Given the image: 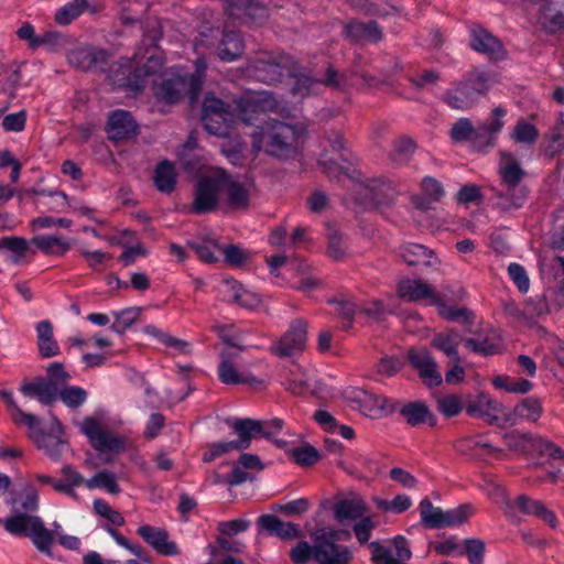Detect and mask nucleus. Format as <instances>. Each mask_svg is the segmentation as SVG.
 I'll return each instance as SVG.
<instances>
[{
    "label": "nucleus",
    "mask_w": 564,
    "mask_h": 564,
    "mask_svg": "<svg viewBox=\"0 0 564 564\" xmlns=\"http://www.w3.org/2000/svg\"><path fill=\"white\" fill-rule=\"evenodd\" d=\"M400 413L406 419L408 424L414 426L426 421L430 410L423 402H409L402 406Z\"/></svg>",
    "instance_id": "45"
},
{
    "label": "nucleus",
    "mask_w": 564,
    "mask_h": 564,
    "mask_svg": "<svg viewBox=\"0 0 564 564\" xmlns=\"http://www.w3.org/2000/svg\"><path fill=\"white\" fill-rule=\"evenodd\" d=\"M258 525L283 540H294L303 536L302 530L293 522H283L274 514H262L258 518Z\"/></svg>",
    "instance_id": "25"
},
{
    "label": "nucleus",
    "mask_w": 564,
    "mask_h": 564,
    "mask_svg": "<svg viewBox=\"0 0 564 564\" xmlns=\"http://www.w3.org/2000/svg\"><path fill=\"white\" fill-rule=\"evenodd\" d=\"M226 10L230 17L247 15L252 22H262L268 18V10L258 0H226Z\"/></svg>",
    "instance_id": "28"
},
{
    "label": "nucleus",
    "mask_w": 564,
    "mask_h": 564,
    "mask_svg": "<svg viewBox=\"0 0 564 564\" xmlns=\"http://www.w3.org/2000/svg\"><path fill=\"white\" fill-rule=\"evenodd\" d=\"M138 124L130 112L126 110H115L110 113L107 122L108 139L119 143L128 141L138 134Z\"/></svg>",
    "instance_id": "16"
},
{
    "label": "nucleus",
    "mask_w": 564,
    "mask_h": 564,
    "mask_svg": "<svg viewBox=\"0 0 564 564\" xmlns=\"http://www.w3.org/2000/svg\"><path fill=\"white\" fill-rule=\"evenodd\" d=\"M12 421L17 425L24 424L29 429L28 436L33 441L36 432H42L41 420L32 413L24 412L21 408H17V412L11 413Z\"/></svg>",
    "instance_id": "55"
},
{
    "label": "nucleus",
    "mask_w": 564,
    "mask_h": 564,
    "mask_svg": "<svg viewBox=\"0 0 564 564\" xmlns=\"http://www.w3.org/2000/svg\"><path fill=\"white\" fill-rule=\"evenodd\" d=\"M400 297L409 301L431 300L434 305H441V299L434 293L432 286L421 279H405L398 284Z\"/></svg>",
    "instance_id": "22"
},
{
    "label": "nucleus",
    "mask_w": 564,
    "mask_h": 564,
    "mask_svg": "<svg viewBox=\"0 0 564 564\" xmlns=\"http://www.w3.org/2000/svg\"><path fill=\"white\" fill-rule=\"evenodd\" d=\"M540 2L539 22L549 33L564 28V0H531Z\"/></svg>",
    "instance_id": "19"
},
{
    "label": "nucleus",
    "mask_w": 564,
    "mask_h": 564,
    "mask_svg": "<svg viewBox=\"0 0 564 564\" xmlns=\"http://www.w3.org/2000/svg\"><path fill=\"white\" fill-rule=\"evenodd\" d=\"M108 59L109 54L106 50L94 46L76 47L67 54L69 65L84 72L94 68L105 70L104 66L107 65Z\"/></svg>",
    "instance_id": "15"
},
{
    "label": "nucleus",
    "mask_w": 564,
    "mask_h": 564,
    "mask_svg": "<svg viewBox=\"0 0 564 564\" xmlns=\"http://www.w3.org/2000/svg\"><path fill=\"white\" fill-rule=\"evenodd\" d=\"M242 544L237 541H229L225 535H219L215 544L209 545V551L213 557H218L228 553H240L242 551Z\"/></svg>",
    "instance_id": "64"
},
{
    "label": "nucleus",
    "mask_w": 564,
    "mask_h": 564,
    "mask_svg": "<svg viewBox=\"0 0 564 564\" xmlns=\"http://www.w3.org/2000/svg\"><path fill=\"white\" fill-rule=\"evenodd\" d=\"M345 36L354 43L367 41L378 43L382 40L383 33L376 21L361 22L350 20L344 26Z\"/></svg>",
    "instance_id": "24"
},
{
    "label": "nucleus",
    "mask_w": 564,
    "mask_h": 564,
    "mask_svg": "<svg viewBox=\"0 0 564 564\" xmlns=\"http://www.w3.org/2000/svg\"><path fill=\"white\" fill-rule=\"evenodd\" d=\"M63 434V426L59 422V420L52 415V426L48 432L42 431L36 432V434L33 435V442L40 449H44L46 454L57 459L61 456V446L65 444V442L61 438V435Z\"/></svg>",
    "instance_id": "20"
},
{
    "label": "nucleus",
    "mask_w": 564,
    "mask_h": 564,
    "mask_svg": "<svg viewBox=\"0 0 564 564\" xmlns=\"http://www.w3.org/2000/svg\"><path fill=\"white\" fill-rule=\"evenodd\" d=\"M227 424L238 435V440L229 442H218L207 445V451L203 454V462L210 463L218 456L231 451H243L250 447L252 438L258 434L270 438V432L263 429V423L253 419L227 420Z\"/></svg>",
    "instance_id": "5"
},
{
    "label": "nucleus",
    "mask_w": 564,
    "mask_h": 564,
    "mask_svg": "<svg viewBox=\"0 0 564 564\" xmlns=\"http://www.w3.org/2000/svg\"><path fill=\"white\" fill-rule=\"evenodd\" d=\"M286 76L294 79L291 87V94L300 98L308 96L315 85L323 83V80H315L311 76L304 74L296 61L294 74H286Z\"/></svg>",
    "instance_id": "38"
},
{
    "label": "nucleus",
    "mask_w": 564,
    "mask_h": 564,
    "mask_svg": "<svg viewBox=\"0 0 564 564\" xmlns=\"http://www.w3.org/2000/svg\"><path fill=\"white\" fill-rule=\"evenodd\" d=\"M177 174L174 164L167 160L160 162L153 175L154 185L161 193L171 194L176 185Z\"/></svg>",
    "instance_id": "35"
},
{
    "label": "nucleus",
    "mask_w": 564,
    "mask_h": 564,
    "mask_svg": "<svg viewBox=\"0 0 564 564\" xmlns=\"http://www.w3.org/2000/svg\"><path fill=\"white\" fill-rule=\"evenodd\" d=\"M188 247L206 263H216L218 261V258L214 254L213 248L221 249V246H219L216 240H207L204 243L188 242Z\"/></svg>",
    "instance_id": "62"
},
{
    "label": "nucleus",
    "mask_w": 564,
    "mask_h": 564,
    "mask_svg": "<svg viewBox=\"0 0 564 564\" xmlns=\"http://www.w3.org/2000/svg\"><path fill=\"white\" fill-rule=\"evenodd\" d=\"M140 313V307H129L122 310L121 312L115 313V322L111 325V329L118 334H123L137 322Z\"/></svg>",
    "instance_id": "51"
},
{
    "label": "nucleus",
    "mask_w": 564,
    "mask_h": 564,
    "mask_svg": "<svg viewBox=\"0 0 564 564\" xmlns=\"http://www.w3.org/2000/svg\"><path fill=\"white\" fill-rule=\"evenodd\" d=\"M138 534L162 555H176L178 553L176 544L169 541V534L163 529L145 524L138 529Z\"/></svg>",
    "instance_id": "27"
},
{
    "label": "nucleus",
    "mask_w": 564,
    "mask_h": 564,
    "mask_svg": "<svg viewBox=\"0 0 564 564\" xmlns=\"http://www.w3.org/2000/svg\"><path fill=\"white\" fill-rule=\"evenodd\" d=\"M473 512L474 509L468 503L462 505L448 511H443L442 528L460 525L469 519Z\"/></svg>",
    "instance_id": "50"
},
{
    "label": "nucleus",
    "mask_w": 564,
    "mask_h": 564,
    "mask_svg": "<svg viewBox=\"0 0 564 564\" xmlns=\"http://www.w3.org/2000/svg\"><path fill=\"white\" fill-rule=\"evenodd\" d=\"M440 306H442L440 311L441 316L447 321L455 322L462 319L466 325L474 323V313L466 307L445 306L442 302Z\"/></svg>",
    "instance_id": "59"
},
{
    "label": "nucleus",
    "mask_w": 564,
    "mask_h": 564,
    "mask_svg": "<svg viewBox=\"0 0 564 564\" xmlns=\"http://www.w3.org/2000/svg\"><path fill=\"white\" fill-rule=\"evenodd\" d=\"M492 191L495 192V195L497 198V202L495 205L499 209L505 210V212L510 210L511 208L521 207L523 204V200L525 198L524 188H520L519 194H517L516 191H509V188H507L506 192L496 191V189H492Z\"/></svg>",
    "instance_id": "43"
},
{
    "label": "nucleus",
    "mask_w": 564,
    "mask_h": 564,
    "mask_svg": "<svg viewBox=\"0 0 564 564\" xmlns=\"http://www.w3.org/2000/svg\"><path fill=\"white\" fill-rule=\"evenodd\" d=\"M306 341L307 323L303 319H295L271 350L279 357H294L305 350Z\"/></svg>",
    "instance_id": "13"
},
{
    "label": "nucleus",
    "mask_w": 564,
    "mask_h": 564,
    "mask_svg": "<svg viewBox=\"0 0 564 564\" xmlns=\"http://www.w3.org/2000/svg\"><path fill=\"white\" fill-rule=\"evenodd\" d=\"M61 399L69 408H78L86 398L87 392L79 387H66L62 390L57 388V399Z\"/></svg>",
    "instance_id": "56"
},
{
    "label": "nucleus",
    "mask_w": 564,
    "mask_h": 564,
    "mask_svg": "<svg viewBox=\"0 0 564 564\" xmlns=\"http://www.w3.org/2000/svg\"><path fill=\"white\" fill-rule=\"evenodd\" d=\"M360 406L369 414L382 413L387 410L388 400L382 395L362 391L359 398Z\"/></svg>",
    "instance_id": "54"
},
{
    "label": "nucleus",
    "mask_w": 564,
    "mask_h": 564,
    "mask_svg": "<svg viewBox=\"0 0 564 564\" xmlns=\"http://www.w3.org/2000/svg\"><path fill=\"white\" fill-rule=\"evenodd\" d=\"M294 462L300 466H312L319 459V453L311 445L295 447L292 451Z\"/></svg>",
    "instance_id": "61"
},
{
    "label": "nucleus",
    "mask_w": 564,
    "mask_h": 564,
    "mask_svg": "<svg viewBox=\"0 0 564 564\" xmlns=\"http://www.w3.org/2000/svg\"><path fill=\"white\" fill-rule=\"evenodd\" d=\"M512 505L527 516H533L547 523L552 529L556 528L557 519L552 510L544 502L534 500L527 495L518 496Z\"/></svg>",
    "instance_id": "26"
},
{
    "label": "nucleus",
    "mask_w": 564,
    "mask_h": 564,
    "mask_svg": "<svg viewBox=\"0 0 564 564\" xmlns=\"http://www.w3.org/2000/svg\"><path fill=\"white\" fill-rule=\"evenodd\" d=\"M82 432L89 438L91 446L101 453H120L124 449V440L105 430L94 417H86L80 426Z\"/></svg>",
    "instance_id": "12"
},
{
    "label": "nucleus",
    "mask_w": 564,
    "mask_h": 564,
    "mask_svg": "<svg viewBox=\"0 0 564 564\" xmlns=\"http://www.w3.org/2000/svg\"><path fill=\"white\" fill-rule=\"evenodd\" d=\"M138 68L133 58L120 57L104 72L107 82L113 87L139 93L145 88L147 83Z\"/></svg>",
    "instance_id": "9"
},
{
    "label": "nucleus",
    "mask_w": 564,
    "mask_h": 564,
    "mask_svg": "<svg viewBox=\"0 0 564 564\" xmlns=\"http://www.w3.org/2000/svg\"><path fill=\"white\" fill-rule=\"evenodd\" d=\"M355 193L367 207L388 205L393 200L394 189L380 178H367L356 184Z\"/></svg>",
    "instance_id": "14"
},
{
    "label": "nucleus",
    "mask_w": 564,
    "mask_h": 564,
    "mask_svg": "<svg viewBox=\"0 0 564 564\" xmlns=\"http://www.w3.org/2000/svg\"><path fill=\"white\" fill-rule=\"evenodd\" d=\"M542 411L543 408L539 399L525 398L516 405L511 414L534 423L541 417Z\"/></svg>",
    "instance_id": "41"
},
{
    "label": "nucleus",
    "mask_w": 564,
    "mask_h": 564,
    "mask_svg": "<svg viewBox=\"0 0 564 564\" xmlns=\"http://www.w3.org/2000/svg\"><path fill=\"white\" fill-rule=\"evenodd\" d=\"M502 438L505 440L509 449L527 454L530 452V444L531 441H533V434L522 433L520 431H511L505 433Z\"/></svg>",
    "instance_id": "49"
},
{
    "label": "nucleus",
    "mask_w": 564,
    "mask_h": 564,
    "mask_svg": "<svg viewBox=\"0 0 564 564\" xmlns=\"http://www.w3.org/2000/svg\"><path fill=\"white\" fill-rule=\"evenodd\" d=\"M232 301L241 307L254 308L260 305L261 299L247 290H245L239 283H232Z\"/></svg>",
    "instance_id": "57"
},
{
    "label": "nucleus",
    "mask_w": 564,
    "mask_h": 564,
    "mask_svg": "<svg viewBox=\"0 0 564 564\" xmlns=\"http://www.w3.org/2000/svg\"><path fill=\"white\" fill-rule=\"evenodd\" d=\"M299 129L286 122L270 119L260 127V141L252 143V152L261 150L279 161L294 160L299 154Z\"/></svg>",
    "instance_id": "1"
},
{
    "label": "nucleus",
    "mask_w": 564,
    "mask_h": 564,
    "mask_svg": "<svg viewBox=\"0 0 564 564\" xmlns=\"http://www.w3.org/2000/svg\"><path fill=\"white\" fill-rule=\"evenodd\" d=\"M290 558L294 564H308L312 558L315 561V543L311 545L306 541H300L291 549Z\"/></svg>",
    "instance_id": "58"
},
{
    "label": "nucleus",
    "mask_w": 564,
    "mask_h": 564,
    "mask_svg": "<svg viewBox=\"0 0 564 564\" xmlns=\"http://www.w3.org/2000/svg\"><path fill=\"white\" fill-rule=\"evenodd\" d=\"M505 115L506 111L501 107H496L492 110V122L490 124H481L478 128L474 129L473 138L470 139L474 148H476L479 151H484L485 149L492 148L495 145V135L503 127V121L501 120V118Z\"/></svg>",
    "instance_id": "21"
},
{
    "label": "nucleus",
    "mask_w": 564,
    "mask_h": 564,
    "mask_svg": "<svg viewBox=\"0 0 564 564\" xmlns=\"http://www.w3.org/2000/svg\"><path fill=\"white\" fill-rule=\"evenodd\" d=\"M243 51V40L240 33L236 31H225L216 48L217 56L224 62H232L239 58Z\"/></svg>",
    "instance_id": "32"
},
{
    "label": "nucleus",
    "mask_w": 564,
    "mask_h": 564,
    "mask_svg": "<svg viewBox=\"0 0 564 564\" xmlns=\"http://www.w3.org/2000/svg\"><path fill=\"white\" fill-rule=\"evenodd\" d=\"M443 100L448 107L456 110H467L475 104L469 90L462 88L460 82L455 90H449L444 95Z\"/></svg>",
    "instance_id": "39"
},
{
    "label": "nucleus",
    "mask_w": 564,
    "mask_h": 564,
    "mask_svg": "<svg viewBox=\"0 0 564 564\" xmlns=\"http://www.w3.org/2000/svg\"><path fill=\"white\" fill-rule=\"evenodd\" d=\"M202 121L205 129L210 134L226 137L229 133V123L232 121V112L229 108L213 116L202 117Z\"/></svg>",
    "instance_id": "37"
},
{
    "label": "nucleus",
    "mask_w": 564,
    "mask_h": 564,
    "mask_svg": "<svg viewBox=\"0 0 564 564\" xmlns=\"http://www.w3.org/2000/svg\"><path fill=\"white\" fill-rule=\"evenodd\" d=\"M191 212L197 215L221 210V170L202 175L194 185Z\"/></svg>",
    "instance_id": "7"
},
{
    "label": "nucleus",
    "mask_w": 564,
    "mask_h": 564,
    "mask_svg": "<svg viewBox=\"0 0 564 564\" xmlns=\"http://www.w3.org/2000/svg\"><path fill=\"white\" fill-rule=\"evenodd\" d=\"M142 30V39L132 58L148 83V78L159 73L165 62V53L160 45L163 35L162 22L156 17L149 18L143 23Z\"/></svg>",
    "instance_id": "3"
},
{
    "label": "nucleus",
    "mask_w": 564,
    "mask_h": 564,
    "mask_svg": "<svg viewBox=\"0 0 564 564\" xmlns=\"http://www.w3.org/2000/svg\"><path fill=\"white\" fill-rule=\"evenodd\" d=\"M364 513L365 506L358 499H343L334 506V517L341 524L362 518Z\"/></svg>",
    "instance_id": "36"
},
{
    "label": "nucleus",
    "mask_w": 564,
    "mask_h": 564,
    "mask_svg": "<svg viewBox=\"0 0 564 564\" xmlns=\"http://www.w3.org/2000/svg\"><path fill=\"white\" fill-rule=\"evenodd\" d=\"M400 257L409 265L434 267L440 264V260L433 250L423 245L408 243L400 249Z\"/></svg>",
    "instance_id": "31"
},
{
    "label": "nucleus",
    "mask_w": 564,
    "mask_h": 564,
    "mask_svg": "<svg viewBox=\"0 0 564 564\" xmlns=\"http://www.w3.org/2000/svg\"><path fill=\"white\" fill-rule=\"evenodd\" d=\"M464 337L455 328H449L443 333L436 334L431 345L443 351L452 362H462V358L458 354V344Z\"/></svg>",
    "instance_id": "33"
},
{
    "label": "nucleus",
    "mask_w": 564,
    "mask_h": 564,
    "mask_svg": "<svg viewBox=\"0 0 564 564\" xmlns=\"http://www.w3.org/2000/svg\"><path fill=\"white\" fill-rule=\"evenodd\" d=\"M408 359L411 366L419 371V376L430 387L442 383L441 373L437 371V365L426 348H410Z\"/></svg>",
    "instance_id": "18"
},
{
    "label": "nucleus",
    "mask_w": 564,
    "mask_h": 564,
    "mask_svg": "<svg viewBox=\"0 0 564 564\" xmlns=\"http://www.w3.org/2000/svg\"><path fill=\"white\" fill-rule=\"evenodd\" d=\"M252 182H240L221 170V210L228 214L246 213L251 207Z\"/></svg>",
    "instance_id": "8"
},
{
    "label": "nucleus",
    "mask_w": 564,
    "mask_h": 564,
    "mask_svg": "<svg viewBox=\"0 0 564 564\" xmlns=\"http://www.w3.org/2000/svg\"><path fill=\"white\" fill-rule=\"evenodd\" d=\"M218 376L220 381L225 384H239L250 382L249 379H245L238 373L232 362H228L227 360L219 364Z\"/></svg>",
    "instance_id": "63"
},
{
    "label": "nucleus",
    "mask_w": 564,
    "mask_h": 564,
    "mask_svg": "<svg viewBox=\"0 0 564 564\" xmlns=\"http://www.w3.org/2000/svg\"><path fill=\"white\" fill-rule=\"evenodd\" d=\"M20 391L25 397L36 398L44 405H51L57 400L56 382L43 377H37L33 382H24Z\"/></svg>",
    "instance_id": "29"
},
{
    "label": "nucleus",
    "mask_w": 564,
    "mask_h": 564,
    "mask_svg": "<svg viewBox=\"0 0 564 564\" xmlns=\"http://www.w3.org/2000/svg\"><path fill=\"white\" fill-rule=\"evenodd\" d=\"M3 524L11 534L30 536L40 552L52 555L51 546L54 535L44 527L41 518L28 513H17L7 518Z\"/></svg>",
    "instance_id": "6"
},
{
    "label": "nucleus",
    "mask_w": 564,
    "mask_h": 564,
    "mask_svg": "<svg viewBox=\"0 0 564 564\" xmlns=\"http://www.w3.org/2000/svg\"><path fill=\"white\" fill-rule=\"evenodd\" d=\"M465 346L473 352L482 356H492L498 352V345L494 343L488 336L481 338L467 337L462 339Z\"/></svg>",
    "instance_id": "52"
},
{
    "label": "nucleus",
    "mask_w": 564,
    "mask_h": 564,
    "mask_svg": "<svg viewBox=\"0 0 564 564\" xmlns=\"http://www.w3.org/2000/svg\"><path fill=\"white\" fill-rule=\"evenodd\" d=\"M352 560L351 551L337 543L315 542V562L318 564H349Z\"/></svg>",
    "instance_id": "23"
},
{
    "label": "nucleus",
    "mask_w": 564,
    "mask_h": 564,
    "mask_svg": "<svg viewBox=\"0 0 564 564\" xmlns=\"http://www.w3.org/2000/svg\"><path fill=\"white\" fill-rule=\"evenodd\" d=\"M465 410L469 415L481 417L489 425L503 427L507 423L513 424L511 412L506 406L481 392L475 399L468 398L465 402Z\"/></svg>",
    "instance_id": "10"
},
{
    "label": "nucleus",
    "mask_w": 564,
    "mask_h": 564,
    "mask_svg": "<svg viewBox=\"0 0 564 564\" xmlns=\"http://www.w3.org/2000/svg\"><path fill=\"white\" fill-rule=\"evenodd\" d=\"M420 517L422 524L426 528H442L443 510L438 507H434L427 498H424L420 502Z\"/></svg>",
    "instance_id": "42"
},
{
    "label": "nucleus",
    "mask_w": 564,
    "mask_h": 564,
    "mask_svg": "<svg viewBox=\"0 0 564 564\" xmlns=\"http://www.w3.org/2000/svg\"><path fill=\"white\" fill-rule=\"evenodd\" d=\"M247 70L256 80L274 85L294 74L295 59L284 52L261 51L249 61Z\"/></svg>",
    "instance_id": "4"
},
{
    "label": "nucleus",
    "mask_w": 564,
    "mask_h": 564,
    "mask_svg": "<svg viewBox=\"0 0 564 564\" xmlns=\"http://www.w3.org/2000/svg\"><path fill=\"white\" fill-rule=\"evenodd\" d=\"M474 129L468 118H460L452 126L449 135L455 142L470 141Z\"/></svg>",
    "instance_id": "60"
},
{
    "label": "nucleus",
    "mask_w": 564,
    "mask_h": 564,
    "mask_svg": "<svg viewBox=\"0 0 564 564\" xmlns=\"http://www.w3.org/2000/svg\"><path fill=\"white\" fill-rule=\"evenodd\" d=\"M327 254L335 261H340L346 257L343 247V235L339 229L332 224L326 225Z\"/></svg>",
    "instance_id": "40"
},
{
    "label": "nucleus",
    "mask_w": 564,
    "mask_h": 564,
    "mask_svg": "<svg viewBox=\"0 0 564 564\" xmlns=\"http://www.w3.org/2000/svg\"><path fill=\"white\" fill-rule=\"evenodd\" d=\"M365 64L364 58L357 55L351 62V66L340 74L334 67L329 66L326 69L323 84L334 89H345L347 86L355 85L354 78L359 77L362 79L364 85L371 87L377 84V79L375 76L364 70Z\"/></svg>",
    "instance_id": "11"
},
{
    "label": "nucleus",
    "mask_w": 564,
    "mask_h": 564,
    "mask_svg": "<svg viewBox=\"0 0 564 564\" xmlns=\"http://www.w3.org/2000/svg\"><path fill=\"white\" fill-rule=\"evenodd\" d=\"M196 70L193 74L180 75L173 72H165L160 82H154V96L170 105L177 104L184 96L189 99L193 106L202 91L206 65L202 59L196 62Z\"/></svg>",
    "instance_id": "2"
},
{
    "label": "nucleus",
    "mask_w": 564,
    "mask_h": 564,
    "mask_svg": "<svg viewBox=\"0 0 564 564\" xmlns=\"http://www.w3.org/2000/svg\"><path fill=\"white\" fill-rule=\"evenodd\" d=\"M32 243L51 254H62L69 249V245L56 236H37L32 239Z\"/></svg>",
    "instance_id": "48"
},
{
    "label": "nucleus",
    "mask_w": 564,
    "mask_h": 564,
    "mask_svg": "<svg viewBox=\"0 0 564 564\" xmlns=\"http://www.w3.org/2000/svg\"><path fill=\"white\" fill-rule=\"evenodd\" d=\"M85 485L90 489L104 488L112 495H118L120 492V487L117 484L113 474L108 470H101L95 474L91 478L85 481Z\"/></svg>",
    "instance_id": "46"
},
{
    "label": "nucleus",
    "mask_w": 564,
    "mask_h": 564,
    "mask_svg": "<svg viewBox=\"0 0 564 564\" xmlns=\"http://www.w3.org/2000/svg\"><path fill=\"white\" fill-rule=\"evenodd\" d=\"M88 8L87 0H74L61 8L55 14V21L61 25L69 24Z\"/></svg>",
    "instance_id": "44"
},
{
    "label": "nucleus",
    "mask_w": 564,
    "mask_h": 564,
    "mask_svg": "<svg viewBox=\"0 0 564 564\" xmlns=\"http://www.w3.org/2000/svg\"><path fill=\"white\" fill-rule=\"evenodd\" d=\"M436 408L444 416L453 417L460 413L463 408H465V403H463L458 395L448 394L437 399Z\"/></svg>",
    "instance_id": "53"
},
{
    "label": "nucleus",
    "mask_w": 564,
    "mask_h": 564,
    "mask_svg": "<svg viewBox=\"0 0 564 564\" xmlns=\"http://www.w3.org/2000/svg\"><path fill=\"white\" fill-rule=\"evenodd\" d=\"M469 45L474 51L487 55L490 61H500L506 56L501 42L480 25L471 28Z\"/></svg>",
    "instance_id": "17"
},
{
    "label": "nucleus",
    "mask_w": 564,
    "mask_h": 564,
    "mask_svg": "<svg viewBox=\"0 0 564 564\" xmlns=\"http://www.w3.org/2000/svg\"><path fill=\"white\" fill-rule=\"evenodd\" d=\"M409 83L417 91H423L436 86L441 80V73L436 69H423L422 72L408 77Z\"/></svg>",
    "instance_id": "47"
},
{
    "label": "nucleus",
    "mask_w": 564,
    "mask_h": 564,
    "mask_svg": "<svg viewBox=\"0 0 564 564\" xmlns=\"http://www.w3.org/2000/svg\"><path fill=\"white\" fill-rule=\"evenodd\" d=\"M497 83V75L479 69L471 70L466 79L462 80V88L468 89L470 97L476 102L480 97L487 95L490 87Z\"/></svg>",
    "instance_id": "30"
},
{
    "label": "nucleus",
    "mask_w": 564,
    "mask_h": 564,
    "mask_svg": "<svg viewBox=\"0 0 564 564\" xmlns=\"http://www.w3.org/2000/svg\"><path fill=\"white\" fill-rule=\"evenodd\" d=\"M501 159L505 163L500 169L502 182L509 191H516V187L522 181L525 172L521 169L519 162L512 154L501 152Z\"/></svg>",
    "instance_id": "34"
}]
</instances>
